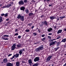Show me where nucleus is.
<instances>
[{"instance_id":"obj_41","label":"nucleus","mask_w":66,"mask_h":66,"mask_svg":"<svg viewBox=\"0 0 66 66\" xmlns=\"http://www.w3.org/2000/svg\"><path fill=\"white\" fill-rule=\"evenodd\" d=\"M60 38H61V36H60L59 37H57V39H60Z\"/></svg>"},{"instance_id":"obj_37","label":"nucleus","mask_w":66,"mask_h":66,"mask_svg":"<svg viewBox=\"0 0 66 66\" xmlns=\"http://www.w3.org/2000/svg\"><path fill=\"white\" fill-rule=\"evenodd\" d=\"M24 2L25 3H26L28 2V1L27 0H24Z\"/></svg>"},{"instance_id":"obj_30","label":"nucleus","mask_w":66,"mask_h":66,"mask_svg":"<svg viewBox=\"0 0 66 66\" xmlns=\"http://www.w3.org/2000/svg\"><path fill=\"white\" fill-rule=\"evenodd\" d=\"M25 31L26 32H30V30L29 29H26L25 30Z\"/></svg>"},{"instance_id":"obj_21","label":"nucleus","mask_w":66,"mask_h":66,"mask_svg":"<svg viewBox=\"0 0 66 66\" xmlns=\"http://www.w3.org/2000/svg\"><path fill=\"white\" fill-rule=\"evenodd\" d=\"M2 39H4V40H8L9 39L7 38H5L4 37H2Z\"/></svg>"},{"instance_id":"obj_17","label":"nucleus","mask_w":66,"mask_h":66,"mask_svg":"<svg viewBox=\"0 0 66 66\" xmlns=\"http://www.w3.org/2000/svg\"><path fill=\"white\" fill-rule=\"evenodd\" d=\"M43 23L45 26H48V23H47V22L46 21H44Z\"/></svg>"},{"instance_id":"obj_22","label":"nucleus","mask_w":66,"mask_h":66,"mask_svg":"<svg viewBox=\"0 0 66 66\" xmlns=\"http://www.w3.org/2000/svg\"><path fill=\"white\" fill-rule=\"evenodd\" d=\"M66 41V39H63L62 41H61V42H63V43H65V42Z\"/></svg>"},{"instance_id":"obj_51","label":"nucleus","mask_w":66,"mask_h":66,"mask_svg":"<svg viewBox=\"0 0 66 66\" xmlns=\"http://www.w3.org/2000/svg\"><path fill=\"white\" fill-rule=\"evenodd\" d=\"M9 19H6V21H9Z\"/></svg>"},{"instance_id":"obj_23","label":"nucleus","mask_w":66,"mask_h":66,"mask_svg":"<svg viewBox=\"0 0 66 66\" xmlns=\"http://www.w3.org/2000/svg\"><path fill=\"white\" fill-rule=\"evenodd\" d=\"M19 54H16L15 55V57L16 58V57H19Z\"/></svg>"},{"instance_id":"obj_15","label":"nucleus","mask_w":66,"mask_h":66,"mask_svg":"<svg viewBox=\"0 0 66 66\" xmlns=\"http://www.w3.org/2000/svg\"><path fill=\"white\" fill-rule=\"evenodd\" d=\"M20 19L21 21H24V16H21L20 18Z\"/></svg>"},{"instance_id":"obj_18","label":"nucleus","mask_w":66,"mask_h":66,"mask_svg":"<svg viewBox=\"0 0 66 66\" xmlns=\"http://www.w3.org/2000/svg\"><path fill=\"white\" fill-rule=\"evenodd\" d=\"M56 43V46L58 47V46H59L60 44L61 43V42H57Z\"/></svg>"},{"instance_id":"obj_14","label":"nucleus","mask_w":66,"mask_h":66,"mask_svg":"<svg viewBox=\"0 0 66 66\" xmlns=\"http://www.w3.org/2000/svg\"><path fill=\"white\" fill-rule=\"evenodd\" d=\"M4 63H7V60L6 58L4 59L3 60Z\"/></svg>"},{"instance_id":"obj_28","label":"nucleus","mask_w":66,"mask_h":66,"mask_svg":"<svg viewBox=\"0 0 66 66\" xmlns=\"http://www.w3.org/2000/svg\"><path fill=\"white\" fill-rule=\"evenodd\" d=\"M33 15V13H31L29 14V16H32Z\"/></svg>"},{"instance_id":"obj_59","label":"nucleus","mask_w":66,"mask_h":66,"mask_svg":"<svg viewBox=\"0 0 66 66\" xmlns=\"http://www.w3.org/2000/svg\"><path fill=\"white\" fill-rule=\"evenodd\" d=\"M49 6H52V5H50L49 4Z\"/></svg>"},{"instance_id":"obj_42","label":"nucleus","mask_w":66,"mask_h":66,"mask_svg":"<svg viewBox=\"0 0 66 66\" xmlns=\"http://www.w3.org/2000/svg\"><path fill=\"white\" fill-rule=\"evenodd\" d=\"M48 37L49 39H51V37L50 36H48Z\"/></svg>"},{"instance_id":"obj_33","label":"nucleus","mask_w":66,"mask_h":66,"mask_svg":"<svg viewBox=\"0 0 66 66\" xmlns=\"http://www.w3.org/2000/svg\"><path fill=\"white\" fill-rule=\"evenodd\" d=\"M45 39L46 38L44 37L43 38V39H41V40H42V41H44V40H45Z\"/></svg>"},{"instance_id":"obj_58","label":"nucleus","mask_w":66,"mask_h":66,"mask_svg":"<svg viewBox=\"0 0 66 66\" xmlns=\"http://www.w3.org/2000/svg\"><path fill=\"white\" fill-rule=\"evenodd\" d=\"M56 26H55V27H54V29H56Z\"/></svg>"},{"instance_id":"obj_38","label":"nucleus","mask_w":66,"mask_h":66,"mask_svg":"<svg viewBox=\"0 0 66 66\" xmlns=\"http://www.w3.org/2000/svg\"><path fill=\"white\" fill-rule=\"evenodd\" d=\"M0 20H2V17L1 16H0Z\"/></svg>"},{"instance_id":"obj_56","label":"nucleus","mask_w":66,"mask_h":66,"mask_svg":"<svg viewBox=\"0 0 66 66\" xmlns=\"http://www.w3.org/2000/svg\"><path fill=\"white\" fill-rule=\"evenodd\" d=\"M64 31H66V28L64 29Z\"/></svg>"},{"instance_id":"obj_50","label":"nucleus","mask_w":66,"mask_h":66,"mask_svg":"<svg viewBox=\"0 0 66 66\" xmlns=\"http://www.w3.org/2000/svg\"><path fill=\"white\" fill-rule=\"evenodd\" d=\"M17 31H18V29H15V32H17Z\"/></svg>"},{"instance_id":"obj_53","label":"nucleus","mask_w":66,"mask_h":66,"mask_svg":"<svg viewBox=\"0 0 66 66\" xmlns=\"http://www.w3.org/2000/svg\"><path fill=\"white\" fill-rule=\"evenodd\" d=\"M34 26H33L32 27H31V29H33V28H34Z\"/></svg>"},{"instance_id":"obj_48","label":"nucleus","mask_w":66,"mask_h":66,"mask_svg":"<svg viewBox=\"0 0 66 66\" xmlns=\"http://www.w3.org/2000/svg\"><path fill=\"white\" fill-rule=\"evenodd\" d=\"M41 36L42 37H45V35H42Z\"/></svg>"},{"instance_id":"obj_13","label":"nucleus","mask_w":66,"mask_h":66,"mask_svg":"<svg viewBox=\"0 0 66 66\" xmlns=\"http://www.w3.org/2000/svg\"><path fill=\"white\" fill-rule=\"evenodd\" d=\"M20 9L21 10L23 11H24L25 9V7L23 6H22V7H21Z\"/></svg>"},{"instance_id":"obj_27","label":"nucleus","mask_w":66,"mask_h":66,"mask_svg":"<svg viewBox=\"0 0 66 66\" xmlns=\"http://www.w3.org/2000/svg\"><path fill=\"white\" fill-rule=\"evenodd\" d=\"M65 18V16H60V19H63V18Z\"/></svg>"},{"instance_id":"obj_62","label":"nucleus","mask_w":66,"mask_h":66,"mask_svg":"<svg viewBox=\"0 0 66 66\" xmlns=\"http://www.w3.org/2000/svg\"><path fill=\"white\" fill-rule=\"evenodd\" d=\"M50 0H47V2H48V1H50Z\"/></svg>"},{"instance_id":"obj_20","label":"nucleus","mask_w":66,"mask_h":66,"mask_svg":"<svg viewBox=\"0 0 66 66\" xmlns=\"http://www.w3.org/2000/svg\"><path fill=\"white\" fill-rule=\"evenodd\" d=\"M21 17V16L20 15H18V16H17V18L18 19H20Z\"/></svg>"},{"instance_id":"obj_12","label":"nucleus","mask_w":66,"mask_h":66,"mask_svg":"<svg viewBox=\"0 0 66 66\" xmlns=\"http://www.w3.org/2000/svg\"><path fill=\"white\" fill-rule=\"evenodd\" d=\"M16 47L18 48H21V44H18L16 45Z\"/></svg>"},{"instance_id":"obj_9","label":"nucleus","mask_w":66,"mask_h":66,"mask_svg":"<svg viewBox=\"0 0 66 66\" xmlns=\"http://www.w3.org/2000/svg\"><path fill=\"white\" fill-rule=\"evenodd\" d=\"M50 18L51 19V20H53V19H56V17L55 16H50Z\"/></svg>"},{"instance_id":"obj_35","label":"nucleus","mask_w":66,"mask_h":66,"mask_svg":"<svg viewBox=\"0 0 66 66\" xmlns=\"http://www.w3.org/2000/svg\"><path fill=\"white\" fill-rule=\"evenodd\" d=\"M59 48H60L59 47H58L56 48H55V49H56L55 50V51H56L57 50H58Z\"/></svg>"},{"instance_id":"obj_39","label":"nucleus","mask_w":66,"mask_h":66,"mask_svg":"<svg viewBox=\"0 0 66 66\" xmlns=\"http://www.w3.org/2000/svg\"><path fill=\"white\" fill-rule=\"evenodd\" d=\"M18 38H19V39H20V38H21V36H18Z\"/></svg>"},{"instance_id":"obj_45","label":"nucleus","mask_w":66,"mask_h":66,"mask_svg":"<svg viewBox=\"0 0 66 66\" xmlns=\"http://www.w3.org/2000/svg\"><path fill=\"white\" fill-rule=\"evenodd\" d=\"M4 14L3 13L2 14H1V15L2 16H4Z\"/></svg>"},{"instance_id":"obj_8","label":"nucleus","mask_w":66,"mask_h":66,"mask_svg":"<svg viewBox=\"0 0 66 66\" xmlns=\"http://www.w3.org/2000/svg\"><path fill=\"white\" fill-rule=\"evenodd\" d=\"M6 65L7 66H13V64L10 63H8L6 64Z\"/></svg>"},{"instance_id":"obj_46","label":"nucleus","mask_w":66,"mask_h":66,"mask_svg":"<svg viewBox=\"0 0 66 66\" xmlns=\"http://www.w3.org/2000/svg\"><path fill=\"white\" fill-rule=\"evenodd\" d=\"M18 35V33H16L15 34V36H16V35Z\"/></svg>"},{"instance_id":"obj_26","label":"nucleus","mask_w":66,"mask_h":66,"mask_svg":"<svg viewBox=\"0 0 66 66\" xmlns=\"http://www.w3.org/2000/svg\"><path fill=\"white\" fill-rule=\"evenodd\" d=\"M25 12L26 13H27V14H28L29 13V10H28V9H27L25 10Z\"/></svg>"},{"instance_id":"obj_55","label":"nucleus","mask_w":66,"mask_h":66,"mask_svg":"<svg viewBox=\"0 0 66 66\" xmlns=\"http://www.w3.org/2000/svg\"><path fill=\"white\" fill-rule=\"evenodd\" d=\"M9 6L10 7V6H11V4H9Z\"/></svg>"},{"instance_id":"obj_63","label":"nucleus","mask_w":66,"mask_h":66,"mask_svg":"<svg viewBox=\"0 0 66 66\" xmlns=\"http://www.w3.org/2000/svg\"><path fill=\"white\" fill-rule=\"evenodd\" d=\"M57 20H59V18L57 19Z\"/></svg>"},{"instance_id":"obj_64","label":"nucleus","mask_w":66,"mask_h":66,"mask_svg":"<svg viewBox=\"0 0 66 66\" xmlns=\"http://www.w3.org/2000/svg\"><path fill=\"white\" fill-rule=\"evenodd\" d=\"M52 66H54V65H53V64H52Z\"/></svg>"},{"instance_id":"obj_61","label":"nucleus","mask_w":66,"mask_h":66,"mask_svg":"<svg viewBox=\"0 0 66 66\" xmlns=\"http://www.w3.org/2000/svg\"><path fill=\"white\" fill-rule=\"evenodd\" d=\"M38 44V43H35V44Z\"/></svg>"},{"instance_id":"obj_57","label":"nucleus","mask_w":66,"mask_h":66,"mask_svg":"<svg viewBox=\"0 0 66 66\" xmlns=\"http://www.w3.org/2000/svg\"><path fill=\"white\" fill-rule=\"evenodd\" d=\"M65 48H66V44L64 46Z\"/></svg>"},{"instance_id":"obj_2","label":"nucleus","mask_w":66,"mask_h":66,"mask_svg":"<svg viewBox=\"0 0 66 66\" xmlns=\"http://www.w3.org/2000/svg\"><path fill=\"white\" fill-rule=\"evenodd\" d=\"M16 44L15 43L13 44L12 46V48H11V50H15L16 48Z\"/></svg>"},{"instance_id":"obj_54","label":"nucleus","mask_w":66,"mask_h":66,"mask_svg":"<svg viewBox=\"0 0 66 66\" xmlns=\"http://www.w3.org/2000/svg\"><path fill=\"white\" fill-rule=\"evenodd\" d=\"M2 21H3V20H0V23H1V22Z\"/></svg>"},{"instance_id":"obj_31","label":"nucleus","mask_w":66,"mask_h":66,"mask_svg":"<svg viewBox=\"0 0 66 66\" xmlns=\"http://www.w3.org/2000/svg\"><path fill=\"white\" fill-rule=\"evenodd\" d=\"M4 37H9V35H3Z\"/></svg>"},{"instance_id":"obj_1","label":"nucleus","mask_w":66,"mask_h":66,"mask_svg":"<svg viewBox=\"0 0 66 66\" xmlns=\"http://www.w3.org/2000/svg\"><path fill=\"white\" fill-rule=\"evenodd\" d=\"M44 46L42 45L40 46L39 47L35 49L36 52H39L40 50H42L44 49Z\"/></svg>"},{"instance_id":"obj_25","label":"nucleus","mask_w":66,"mask_h":66,"mask_svg":"<svg viewBox=\"0 0 66 66\" xmlns=\"http://www.w3.org/2000/svg\"><path fill=\"white\" fill-rule=\"evenodd\" d=\"M28 63H32V60L31 59H30L28 61Z\"/></svg>"},{"instance_id":"obj_34","label":"nucleus","mask_w":66,"mask_h":66,"mask_svg":"<svg viewBox=\"0 0 66 66\" xmlns=\"http://www.w3.org/2000/svg\"><path fill=\"white\" fill-rule=\"evenodd\" d=\"M55 40V39H51L50 40V42H53V40Z\"/></svg>"},{"instance_id":"obj_40","label":"nucleus","mask_w":66,"mask_h":66,"mask_svg":"<svg viewBox=\"0 0 66 66\" xmlns=\"http://www.w3.org/2000/svg\"><path fill=\"white\" fill-rule=\"evenodd\" d=\"M6 7H10V6L9 5V4L8 5H7L6 6Z\"/></svg>"},{"instance_id":"obj_3","label":"nucleus","mask_w":66,"mask_h":66,"mask_svg":"<svg viewBox=\"0 0 66 66\" xmlns=\"http://www.w3.org/2000/svg\"><path fill=\"white\" fill-rule=\"evenodd\" d=\"M56 41H55L54 42H51L50 44V46H53V45H55V44H56Z\"/></svg>"},{"instance_id":"obj_11","label":"nucleus","mask_w":66,"mask_h":66,"mask_svg":"<svg viewBox=\"0 0 66 66\" xmlns=\"http://www.w3.org/2000/svg\"><path fill=\"white\" fill-rule=\"evenodd\" d=\"M62 32V30L60 29L58 31V32H57V34H60V33H61Z\"/></svg>"},{"instance_id":"obj_7","label":"nucleus","mask_w":66,"mask_h":66,"mask_svg":"<svg viewBox=\"0 0 66 66\" xmlns=\"http://www.w3.org/2000/svg\"><path fill=\"white\" fill-rule=\"evenodd\" d=\"M19 4L20 5H23L24 4V2H23L22 0H21L19 2Z\"/></svg>"},{"instance_id":"obj_5","label":"nucleus","mask_w":66,"mask_h":66,"mask_svg":"<svg viewBox=\"0 0 66 66\" xmlns=\"http://www.w3.org/2000/svg\"><path fill=\"white\" fill-rule=\"evenodd\" d=\"M24 51V49H23L19 51V53L20 54V55H21V54H22V52H23Z\"/></svg>"},{"instance_id":"obj_4","label":"nucleus","mask_w":66,"mask_h":66,"mask_svg":"<svg viewBox=\"0 0 66 66\" xmlns=\"http://www.w3.org/2000/svg\"><path fill=\"white\" fill-rule=\"evenodd\" d=\"M52 56H50L47 57V59H46V62H48V61H49L50 60V59H51Z\"/></svg>"},{"instance_id":"obj_36","label":"nucleus","mask_w":66,"mask_h":66,"mask_svg":"<svg viewBox=\"0 0 66 66\" xmlns=\"http://www.w3.org/2000/svg\"><path fill=\"white\" fill-rule=\"evenodd\" d=\"M33 35L34 36H36V35H37V34L35 33L34 32L33 33Z\"/></svg>"},{"instance_id":"obj_10","label":"nucleus","mask_w":66,"mask_h":66,"mask_svg":"<svg viewBox=\"0 0 66 66\" xmlns=\"http://www.w3.org/2000/svg\"><path fill=\"white\" fill-rule=\"evenodd\" d=\"M53 30V29L52 28H48L47 30V31L48 32H52V30Z\"/></svg>"},{"instance_id":"obj_6","label":"nucleus","mask_w":66,"mask_h":66,"mask_svg":"<svg viewBox=\"0 0 66 66\" xmlns=\"http://www.w3.org/2000/svg\"><path fill=\"white\" fill-rule=\"evenodd\" d=\"M39 60V57H36L34 59V62H37V61H38Z\"/></svg>"},{"instance_id":"obj_29","label":"nucleus","mask_w":66,"mask_h":66,"mask_svg":"<svg viewBox=\"0 0 66 66\" xmlns=\"http://www.w3.org/2000/svg\"><path fill=\"white\" fill-rule=\"evenodd\" d=\"M8 16V13H6L5 14H4V16L5 17H7Z\"/></svg>"},{"instance_id":"obj_47","label":"nucleus","mask_w":66,"mask_h":66,"mask_svg":"<svg viewBox=\"0 0 66 66\" xmlns=\"http://www.w3.org/2000/svg\"><path fill=\"white\" fill-rule=\"evenodd\" d=\"M12 55V54H9L8 55V56H11V55Z\"/></svg>"},{"instance_id":"obj_32","label":"nucleus","mask_w":66,"mask_h":66,"mask_svg":"<svg viewBox=\"0 0 66 66\" xmlns=\"http://www.w3.org/2000/svg\"><path fill=\"white\" fill-rule=\"evenodd\" d=\"M15 57V55H14L13 56V57L12 58H11V60H13V59H14V57Z\"/></svg>"},{"instance_id":"obj_52","label":"nucleus","mask_w":66,"mask_h":66,"mask_svg":"<svg viewBox=\"0 0 66 66\" xmlns=\"http://www.w3.org/2000/svg\"><path fill=\"white\" fill-rule=\"evenodd\" d=\"M35 1H34V0H32L31 2H35Z\"/></svg>"},{"instance_id":"obj_16","label":"nucleus","mask_w":66,"mask_h":66,"mask_svg":"<svg viewBox=\"0 0 66 66\" xmlns=\"http://www.w3.org/2000/svg\"><path fill=\"white\" fill-rule=\"evenodd\" d=\"M20 64V63H19V62L18 61L16 62V66H19Z\"/></svg>"},{"instance_id":"obj_44","label":"nucleus","mask_w":66,"mask_h":66,"mask_svg":"<svg viewBox=\"0 0 66 66\" xmlns=\"http://www.w3.org/2000/svg\"><path fill=\"white\" fill-rule=\"evenodd\" d=\"M44 17V15H41L40 16L41 18H43Z\"/></svg>"},{"instance_id":"obj_49","label":"nucleus","mask_w":66,"mask_h":66,"mask_svg":"<svg viewBox=\"0 0 66 66\" xmlns=\"http://www.w3.org/2000/svg\"><path fill=\"white\" fill-rule=\"evenodd\" d=\"M52 34L51 33H49L48 34V35H51Z\"/></svg>"},{"instance_id":"obj_43","label":"nucleus","mask_w":66,"mask_h":66,"mask_svg":"<svg viewBox=\"0 0 66 66\" xmlns=\"http://www.w3.org/2000/svg\"><path fill=\"white\" fill-rule=\"evenodd\" d=\"M32 24L31 23H30L28 24V25L30 27H31V25H32Z\"/></svg>"},{"instance_id":"obj_24","label":"nucleus","mask_w":66,"mask_h":66,"mask_svg":"<svg viewBox=\"0 0 66 66\" xmlns=\"http://www.w3.org/2000/svg\"><path fill=\"white\" fill-rule=\"evenodd\" d=\"M44 22H42L41 24H40V27H42V26H43L44 25Z\"/></svg>"},{"instance_id":"obj_19","label":"nucleus","mask_w":66,"mask_h":66,"mask_svg":"<svg viewBox=\"0 0 66 66\" xmlns=\"http://www.w3.org/2000/svg\"><path fill=\"white\" fill-rule=\"evenodd\" d=\"M39 65V64L38 63H36L33 64L32 66H37Z\"/></svg>"},{"instance_id":"obj_60","label":"nucleus","mask_w":66,"mask_h":66,"mask_svg":"<svg viewBox=\"0 0 66 66\" xmlns=\"http://www.w3.org/2000/svg\"><path fill=\"white\" fill-rule=\"evenodd\" d=\"M38 32H39V33H40V30H38Z\"/></svg>"}]
</instances>
